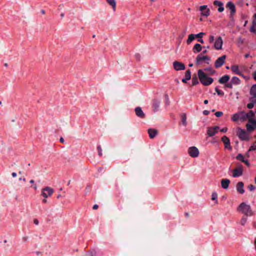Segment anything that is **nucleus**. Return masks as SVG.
Listing matches in <instances>:
<instances>
[{
	"label": "nucleus",
	"instance_id": "34",
	"mask_svg": "<svg viewBox=\"0 0 256 256\" xmlns=\"http://www.w3.org/2000/svg\"><path fill=\"white\" fill-rule=\"evenodd\" d=\"M236 158L238 160H240L242 162H244V156L241 154H238L236 156Z\"/></svg>",
	"mask_w": 256,
	"mask_h": 256
},
{
	"label": "nucleus",
	"instance_id": "58",
	"mask_svg": "<svg viewBox=\"0 0 256 256\" xmlns=\"http://www.w3.org/2000/svg\"><path fill=\"white\" fill-rule=\"evenodd\" d=\"M254 20L253 21V23L254 24L255 23V20H256V14H254Z\"/></svg>",
	"mask_w": 256,
	"mask_h": 256
},
{
	"label": "nucleus",
	"instance_id": "61",
	"mask_svg": "<svg viewBox=\"0 0 256 256\" xmlns=\"http://www.w3.org/2000/svg\"><path fill=\"white\" fill-rule=\"evenodd\" d=\"M249 56H250V54H246L244 55V57H245L246 58H248Z\"/></svg>",
	"mask_w": 256,
	"mask_h": 256
},
{
	"label": "nucleus",
	"instance_id": "29",
	"mask_svg": "<svg viewBox=\"0 0 256 256\" xmlns=\"http://www.w3.org/2000/svg\"><path fill=\"white\" fill-rule=\"evenodd\" d=\"M246 116L248 120L250 118H256V116L254 115V114L252 110H250L246 114Z\"/></svg>",
	"mask_w": 256,
	"mask_h": 256
},
{
	"label": "nucleus",
	"instance_id": "56",
	"mask_svg": "<svg viewBox=\"0 0 256 256\" xmlns=\"http://www.w3.org/2000/svg\"><path fill=\"white\" fill-rule=\"evenodd\" d=\"M60 141L62 143H64V139L62 138H60Z\"/></svg>",
	"mask_w": 256,
	"mask_h": 256
},
{
	"label": "nucleus",
	"instance_id": "11",
	"mask_svg": "<svg viewBox=\"0 0 256 256\" xmlns=\"http://www.w3.org/2000/svg\"><path fill=\"white\" fill-rule=\"evenodd\" d=\"M222 141L223 142L226 148H227L230 150H232V148L230 145V140L228 137L226 136H223L222 138Z\"/></svg>",
	"mask_w": 256,
	"mask_h": 256
},
{
	"label": "nucleus",
	"instance_id": "23",
	"mask_svg": "<svg viewBox=\"0 0 256 256\" xmlns=\"http://www.w3.org/2000/svg\"><path fill=\"white\" fill-rule=\"evenodd\" d=\"M230 78V77L228 75H224L218 80V82L221 84H224L228 82Z\"/></svg>",
	"mask_w": 256,
	"mask_h": 256
},
{
	"label": "nucleus",
	"instance_id": "21",
	"mask_svg": "<svg viewBox=\"0 0 256 256\" xmlns=\"http://www.w3.org/2000/svg\"><path fill=\"white\" fill-rule=\"evenodd\" d=\"M191 78V72L190 70H188L185 72V78L182 79V82L186 83L187 80Z\"/></svg>",
	"mask_w": 256,
	"mask_h": 256
},
{
	"label": "nucleus",
	"instance_id": "13",
	"mask_svg": "<svg viewBox=\"0 0 256 256\" xmlns=\"http://www.w3.org/2000/svg\"><path fill=\"white\" fill-rule=\"evenodd\" d=\"M222 40L220 36H218L214 44V48L216 50H220L222 48Z\"/></svg>",
	"mask_w": 256,
	"mask_h": 256
},
{
	"label": "nucleus",
	"instance_id": "49",
	"mask_svg": "<svg viewBox=\"0 0 256 256\" xmlns=\"http://www.w3.org/2000/svg\"><path fill=\"white\" fill-rule=\"evenodd\" d=\"M135 57L138 60H140V54H135Z\"/></svg>",
	"mask_w": 256,
	"mask_h": 256
},
{
	"label": "nucleus",
	"instance_id": "55",
	"mask_svg": "<svg viewBox=\"0 0 256 256\" xmlns=\"http://www.w3.org/2000/svg\"><path fill=\"white\" fill-rule=\"evenodd\" d=\"M12 176L13 178H15L17 174L16 172H14L12 174Z\"/></svg>",
	"mask_w": 256,
	"mask_h": 256
},
{
	"label": "nucleus",
	"instance_id": "53",
	"mask_svg": "<svg viewBox=\"0 0 256 256\" xmlns=\"http://www.w3.org/2000/svg\"><path fill=\"white\" fill-rule=\"evenodd\" d=\"M34 222L35 224L38 225V220L37 219H34Z\"/></svg>",
	"mask_w": 256,
	"mask_h": 256
},
{
	"label": "nucleus",
	"instance_id": "40",
	"mask_svg": "<svg viewBox=\"0 0 256 256\" xmlns=\"http://www.w3.org/2000/svg\"><path fill=\"white\" fill-rule=\"evenodd\" d=\"M218 198V194L216 192H212V200H216Z\"/></svg>",
	"mask_w": 256,
	"mask_h": 256
},
{
	"label": "nucleus",
	"instance_id": "64",
	"mask_svg": "<svg viewBox=\"0 0 256 256\" xmlns=\"http://www.w3.org/2000/svg\"><path fill=\"white\" fill-rule=\"evenodd\" d=\"M254 246H255V248H256V238L254 240Z\"/></svg>",
	"mask_w": 256,
	"mask_h": 256
},
{
	"label": "nucleus",
	"instance_id": "15",
	"mask_svg": "<svg viewBox=\"0 0 256 256\" xmlns=\"http://www.w3.org/2000/svg\"><path fill=\"white\" fill-rule=\"evenodd\" d=\"M200 10L202 12V15L206 16H208L210 15V10L207 8V6L204 5L200 7Z\"/></svg>",
	"mask_w": 256,
	"mask_h": 256
},
{
	"label": "nucleus",
	"instance_id": "18",
	"mask_svg": "<svg viewBox=\"0 0 256 256\" xmlns=\"http://www.w3.org/2000/svg\"><path fill=\"white\" fill-rule=\"evenodd\" d=\"M244 184L242 182H238L236 188L238 192L240 194H243L244 192Z\"/></svg>",
	"mask_w": 256,
	"mask_h": 256
},
{
	"label": "nucleus",
	"instance_id": "19",
	"mask_svg": "<svg viewBox=\"0 0 256 256\" xmlns=\"http://www.w3.org/2000/svg\"><path fill=\"white\" fill-rule=\"evenodd\" d=\"M232 71L235 74L240 75L242 74V70L238 65H232L231 66Z\"/></svg>",
	"mask_w": 256,
	"mask_h": 256
},
{
	"label": "nucleus",
	"instance_id": "47",
	"mask_svg": "<svg viewBox=\"0 0 256 256\" xmlns=\"http://www.w3.org/2000/svg\"><path fill=\"white\" fill-rule=\"evenodd\" d=\"M238 120V117L237 116V114H234L232 117V120L234 121H236Z\"/></svg>",
	"mask_w": 256,
	"mask_h": 256
},
{
	"label": "nucleus",
	"instance_id": "31",
	"mask_svg": "<svg viewBox=\"0 0 256 256\" xmlns=\"http://www.w3.org/2000/svg\"><path fill=\"white\" fill-rule=\"evenodd\" d=\"M204 70H205L206 72H208V74H210V75L214 74L215 73V72H216L212 68H204Z\"/></svg>",
	"mask_w": 256,
	"mask_h": 256
},
{
	"label": "nucleus",
	"instance_id": "3",
	"mask_svg": "<svg viewBox=\"0 0 256 256\" xmlns=\"http://www.w3.org/2000/svg\"><path fill=\"white\" fill-rule=\"evenodd\" d=\"M248 123L246 124V128L249 132H252L256 128V118L248 120Z\"/></svg>",
	"mask_w": 256,
	"mask_h": 256
},
{
	"label": "nucleus",
	"instance_id": "44",
	"mask_svg": "<svg viewBox=\"0 0 256 256\" xmlns=\"http://www.w3.org/2000/svg\"><path fill=\"white\" fill-rule=\"evenodd\" d=\"M222 114H223V113L222 112H217L215 113V116L216 117H220V116H222Z\"/></svg>",
	"mask_w": 256,
	"mask_h": 256
},
{
	"label": "nucleus",
	"instance_id": "43",
	"mask_svg": "<svg viewBox=\"0 0 256 256\" xmlns=\"http://www.w3.org/2000/svg\"><path fill=\"white\" fill-rule=\"evenodd\" d=\"M232 82H230V83H228V84H226L225 86L226 87V88H230V89L232 88Z\"/></svg>",
	"mask_w": 256,
	"mask_h": 256
},
{
	"label": "nucleus",
	"instance_id": "4",
	"mask_svg": "<svg viewBox=\"0 0 256 256\" xmlns=\"http://www.w3.org/2000/svg\"><path fill=\"white\" fill-rule=\"evenodd\" d=\"M226 6L227 9L230 10V18H232L236 12L235 5L232 2H228Z\"/></svg>",
	"mask_w": 256,
	"mask_h": 256
},
{
	"label": "nucleus",
	"instance_id": "20",
	"mask_svg": "<svg viewBox=\"0 0 256 256\" xmlns=\"http://www.w3.org/2000/svg\"><path fill=\"white\" fill-rule=\"evenodd\" d=\"M230 184V180L227 178H224L221 180L222 187L224 189H226L228 188Z\"/></svg>",
	"mask_w": 256,
	"mask_h": 256
},
{
	"label": "nucleus",
	"instance_id": "7",
	"mask_svg": "<svg viewBox=\"0 0 256 256\" xmlns=\"http://www.w3.org/2000/svg\"><path fill=\"white\" fill-rule=\"evenodd\" d=\"M243 168L242 165L238 166L232 170V176L234 178L238 177L242 174Z\"/></svg>",
	"mask_w": 256,
	"mask_h": 256
},
{
	"label": "nucleus",
	"instance_id": "46",
	"mask_svg": "<svg viewBox=\"0 0 256 256\" xmlns=\"http://www.w3.org/2000/svg\"><path fill=\"white\" fill-rule=\"evenodd\" d=\"M210 114V112L207 110H204L203 111V114L205 116H208Z\"/></svg>",
	"mask_w": 256,
	"mask_h": 256
},
{
	"label": "nucleus",
	"instance_id": "57",
	"mask_svg": "<svg viewBox=\"0 0 256 256\" xmlns=\"http://www.w3.org/2000/svg\"><path fill=\"white\" fill-rule=\"evenodd\" d=\"M207 52H208V50H207V49H206L205 50L202 51V54H206Z\"/></svg>",
	"mask_w": 256,
	"mask_h": 256
},
{
	"label": "nucleus",
	"instance_id": "27",
	"mask_svg": "<svg viewBox=\"0 0 256 256\" xmlns=\"http://www.w3.org/2000/svg\"><path fill=\"white\" fill-rule=\"evenodd\" d=\"M239 137L243 140L246 139V133L244 130H240L239 132Z\"/></svg>",
	"mask_w": 256,
	"mask_h": 256
},
{
	"label": "nucleus",
	"instance_id": "17",
	"mask_svg": "<svg viewBox=\"0 0 256 256\" xmlns=\"http://www.w3.org/2000/svg\"><path fill=\"white\" fill-rule=\"evenodd\" d=\"M214 5L218 6V12H222L224 10V4L218 0H216L214 2Z\"/></svg>",
	"mask_w": 256,
	"mask_h": 256
},
{
	"label": "nucleus",
	"instance_id": "32",
	"mask_svg": "<svg viewBox=\"0 0 256 256\" xmlns=\"http://www.w3.org/2000/svg\"><path fill=\"white\" fill-rule=\"evenodd\" d=\"M198 84V80L197 76L195 75V76H193V77L192 78V84L193 86H196Z\"/></svg>",
	"mask_w": 256,
	"mask_h": 256
},
{
	"label": "nucleus",
	"instance_id": "33",
	"mask_svg": "<svg viewBox=\"0 0 256 256\" xmlns=\"http://www.w3.org/2000/svg\"><path fill=\"white\" fill-rule=\"evenodd\" d=\"M107 2L115 10L116 4L114 0H106Z\"/></svg>",
	"mask_w": 256,
	"mask_h": 256
},
{
	"label": "nucleus",
	"instance_id": "59",
	"mask_svg": "<svg viewBox=\"0 0 256 256\" xmlns=\"http://www.w3.org/2000/svg\"><path fill=\"white\" fill-rule=\"evenodd\" d=\"M19 180H23L24 182H26V180L25 178H20Z\"/></svg>",
	"mask_w": 256,
	"mask_h": 256
},
{
	"label": "nucleus",
	"instance_id": "26",
	"mask_svg": "<svg viewBox=\"0 0 256 256\" xmlns=\"http://www.w3.org/2000/svg\"><path fill=\"white\" fill-rule=\"evenodd\" d=\"M180 116L182 124L184 126H186L187 124L186 114L185 113H182L180 114Z\"/></svg>",
	"mask_w": 256,
	"mask_h": 256
},
{
	"label": "nucleus",
	"instance_id": "42",
	"mask_svg": "<svg viewBox=\"0 0 256 256\" xmlns=\"http://www.w3.org/2000/svg\"><path fill=\"white\" fill-rule=\"evenodd\" d=\"M254 103H256V102H253L251 101V102H250L247 104L248 108L249 109L252 108L254 107Z\"/></svg>",
	"mask_w": 256,
	"mask_h": 256
},
{
	"label": "nucleus",
	"instance_id": "24",
	"mask_svg": "<svg viewBox=\"0 0 256 256\" xmlns=\"http://www.w3.org/2000/svg\"><path fill=\"white\" fill-rule=\"evenodd\" d=\"M160 105V100H154L152 101V108H154V112H157L158 110Z\"/></svg>",
	"mask_w": 256,
	"mask_h": 256
},
{
	"label": "nucleus",
	"instance_id": "35",
	"mask_svg": "<svg viewBox=\"0 0 256 256\" xmlns=\"http://www.w3.org/2000/svg\"><path fill=\"white\" fill-rule=\"evenodd\" d=\"M246 220H247L246 216H244L242 217V218L240 220V224L242 226H244V224L246 223Z\"/></svg>",
	"mask_w": 256,
	"mask_h": 256
},
{
	"label": "nucleus",
	"instance_id": "54",
	"mask_svg": "<svg viewBox=\"0 0 256 256\" xmlns=\"http://www.w3.org/2000/svg\"><path fill=\"white\" fill-rule=\"evenodd\" d=\"M198 42H200L202 44L204 43V40L202 38H198Z\"/></svg>",
	"mask_w": 256,
	"mask_h": 256
},
{
	"label": "nucleus",
	"instance_id": "63",
	"mask_svg": "<svg viewBox=\"0 0 256 256\" xmlns=\"http://www.w3.org/2000/svg\"><path fill=\"white\" fill-rule=\"evenodd\" d=\"M204 104H208V100H204Z\"/></svg>",
	"mask_w": 256,
	"mask_h": 256
},
{
	"label": "nucleus",
	"instance_id": "12",
	"mask_svg": "<svg viewBox=\"0 0 256 256\" xmlns=\"http://www.w3.org/2000/svg\"><path fill=\"white\" fill-rule=\"evenodd\" d=\"M210 58L207 56H202L201 54H199L196 58V64H201L204 60H210Z\"/></svg>",
	"mask_w": 256,
	"mask_h": 256
},
{
	"label": "nucleus",
	"instance_id": "36",
	"mask_svg": "<svg viewBox=\"0 0 256 256\" xmlns=\"http://www.w3.org/2000/svg\"><path fill=\"white\" fill-rule=\"evenodd\" d=\"M215 90L218 95L220 96H223L224 95V92L222 90H219L218 88H215Z\"/></svg>",
	"mask_w": 256,
	"mask_h": 256
},
{
	"label": "nucleus",
	"instance_id": "45",
	"mask_svg": "<svg viewBox=\"0 0 256 256\" xmlns=\"http://www.w3.org/2000/svg\"><path fill=\"white\" fill-rule=\"evenodd\" d=\"M214 40V36H210L209 38V42L210 43H212Z\"/></svg>",
	"mask_w": 256,
	"mask_h": 256
},
{
	"label": "nucleus",
	"instance_id": "5",
	"mask_svg": "<svg viewBox=\"0 0 256 256\" xmlns=\"http://www.w3.org/2000/svg\"><path fill=\"white\" fill-rule=\"evenodd\" d=\"M54 193V190L49 186H46L44 188L42 191V195L44 198H47L51 196Z\"/></svg>",
	"mask_w": 256,
	"mask_h": 256
},
{
	"label": "nucleus",
	"instance_id": "37",
	"mask_svg": "<svg viewBox=\"0 0 256 256\" xmlns=\"http://www.w3.org/2000/svg\"><path fill=\"white\" fill-rule=\"evenodd\" d=\"M205 34V33L204 32H200L198 34H194L195 37L197 38H202V37Z\"/></svg>",
	"mask_w": 256,
	"mask_h": 256
},
{
	"label": "nucleus",
	"instance_id": "16",
	"mask_svg": "<svg viewBox=\"0 0 256 256\" xmlns=\"http://www.w3.org/2000/svg\"><path fill=\"white\" fill-rule=\"evenodd\" d=\"M134 111L137 116L141 118H145L146 115L142 110L140 107L138 106L136 108Z\"/></svg>",
	"mask_w": 256,
	"mask_h": 256
},
{
	"label": "nucleus",
	"instance_id": "60",
	"mask_svg": "<svg viewBox=\"0 0 256 256\" xmlns=\"http://www.w3.org/2000/svg\"><path fill=\"white\" fill-rule=\"evenodd\" d=\"M42 202H43L44 203H46V202H47L46 198H44L42 200Z\"/></svg>",
	"mask_w": 256,
	"mask_h": 256
},
{
	"label": "nucleus",
	"instance_id": "41",
	"mask_svg": "<svg viewBox=\"0 0 256 256\" xmlns=\"http://www.w3.org/2000/svg\"><path fill=\"white\" fill-rule=\"evenodd\" d=\"M248 190L252 192L256 189V187H255V186H254L252 184H250V185L248 186Z\"/></svg>",
	"mask_w": 256,
	"mask_h": 256
},
{
	"label": "nucleus",
	"instance_id": "14",
	"mask_svg": "<svg viewBox=\"0 0 256 256\" xmlns=\"http://www.w3.org/2000/svg\"><path fill=\"white\" fill-rule=\"evenodd\" d=\"M250 94L252 96L250 98V101L256 102V84L252 86L250 90Z\"/></svg>",
	"mask_w": 256,
	"mask_h": 256
},
{
	"label": "nucleus",
	"instance_id": "9",
	"mask_svg": "<svg viewBox=\"0 0 256 256\" xmlns=\"http://www.w3.org/2000/svg\"><path fill=\"white\" fill-rule=\"evenodd\" d=\"M220 128L218 126L214 127H208L207 134L209 136H212L218 132Z\"/></svg>",
	"mask_w": 256,
	"mask_h": 256
},
{
	"label": "nucleus",
	"instance_id": "25",
	"mask_svg": "<svg viewBox=\"0 0 256 256\" xmlns=\"http://www.w3.org/2000/svg\"><path fill=\"white\" fill-rule=\"evenodd\" d=\"M202 47L200 44H196L192 48V52L196 54L202 50Z\"/></svg>",
	"mask_w": 256,
	"mask_h": 256
},
{
	"label": "nucleus",
	"instance_id": "1",
	"mask_svg": "<svg viewBox=\"0 0 256 256\" xmlns=\"http://www.w3.org/2000/svg\"><path fill=\"white\" fill-rule=\"evenodd\" d=\"M198 76L200 82L204 86H209L212 84L214 81L213 78L210 77H208V74L204 72L202 70H198Z\"/></svg>",
	"mask_w": 256,
	"mask_h": 256
},
{
	"label": "nucleus",
	"instance_id": "22",
	"mask_svg": "<svg viewBox=\"0 0 256 256\" xmlns=\"http://www.w3.org/2000/svg\"><path fill=\"white\" fill-rule=\"evenodd\" d=\"M148 133L150 138H153L157 134L158 131L155 129L150 128L148 130Z\"/></svg>",
	"mask_w": 256,
	"mask_h": 256
},
{
	"label": "nucleus",
	"instance_id": "28",
	"mask_svg": "<svg viewBox=\"0 0 256 256\" xmlns=\"http://www.w3.org/2000/svg\"><path fill=\"white\" fill-rule=\"evenodd\" d=\"M230 82H232V84H236V85H238V84H240V83L241 82V81L239 79V78H238L236 76H233Z\"/></svg>",
	"mask_w": 256,
	"mask_h": 256
},
{
	"label": "nucleus",
	"instance_id": "51",
	"mask_svg": "<svg viewBox=\"0 0 256 256\" xmlns=\"http://www.w3.org/2000/svg\"><path fill=\"white\" fill-rule=\"evenodd\" d=\"M252 76L254 79L256 81V71L254 72V73L252 74Z\"/></svg>",
	"mask_w": 256,
	"mask_h": 256
},
{
	"label": "nucleus",
	"instance_id": "38",
	"mask_svg": "<svg viewBox=\"0 0 256 256\" xmlns=\"http://www.w3.org/2000/svg\"><path fill=\"white\" fill-rule=\"evenodd\" d=\"M97 150L98 151V154L99 156H102V148L100 146H98L97 147Z\"/></svg>",
	"mask_w": 256,
	"mask_h": 256
},
{
	"label": "nucleus",
	"instance_id": "10",
	"mask_svg": "<svg viewBox=\"0 0 256 256\" xmlns=\"http://www.w3.org/2000/svg\"><path fill=\"white\" fill-rule=\"evenodd\" d=\"M173 66L174 69L177 71L184 70L186 68L185 66L183 63L178 61H174L173 62Z\"/></svg>",
	"mask_w": 256,
	"mask_h": 256
},
{
	"label": "nucleus",
	"instance_id": "62",
	"mask_svg": "<svg viewBox=\"0 0 256 256\" xmlns=\"http://www.w3.org/2000/svg\"><path fill=\"white\" fill-rule=\"evenodd\" d=\"M239 76H242V78H244L245 79H246V77L245 76H244V74H240Z\"/></svg>",
	"mask_w": 256,
	"mask_h": 256
},
{
	"label": "nucleus",
	"instance_id": "48",
	"mask_svg": "<svg viewBox=\"0 0 256 256\" xmlns=\"http://www.w3.org/2000/svg\"><path fill=\"white\" fill-rule=\"evenodd\" d=\"M242 162L244 163L248 166H250V162H249L248 161V160H244V162Z\"/></svg>",
	"mask_w": 256,
	"mask_h": 256
},
{
	"label": "nucleus",
	"instance_id": "52",
	"mask_svg": "<svg viewBox=\"0 0 256 256\" xmlns=\"http://www.w3.org/2000/svg\"><path fill=\"white\" fill-rule=\"evenodd\" d=\"M98 205H97V204H94V205L93 206L92 208H93V210H96L98 209Z\"/></svg>",
	"mask_w": 256,
	"mask_h": 256
},
{
	"label": "nucleus",
	"instance_id": "50",
	"mask_svg": "<svg viewBox=\"0 0 256 256\" xmlns=\"http://www.w3.org/2000/svg\"><path fill=\"white\" fill-rule=\"evenodd\" d=\"M228 129L226 128H222L220 131L222 132H226L227 131Z\"/></svg>",
	"mask_w": 256,
	"mask_h": 256
},
{
	"label": "nucleus",
	"instance_id": "39",
	"mask_svg": "<svg viewBox=\"0 0 256 256\" xmlns=\"http://www.w3.org/2000/svg\"><path fill=\"white\" fill-rule=\"evenodd\" d=\"M256 150V142L253 144V145L250 146V147L249 148L248 151H252V150Z\"/></svg>",
	"mask_w": 256,
	"mask_h": 256
},
{
	"label": "nucleus",
	"instance_id": "30",
	"mask_svg": "<svg viewBox=\"0 0 256 256\" xmlns=\"http://www.w3.org/2000/svg\"><path fill=\"white\" fill-rule=\"evenodd\" d=\"M196 38L194 34H190L188 36V38L186 40L188 44L191 43Z\"/></svg>",
	"mask_w": 256,
	"mask_h": 256
},
{
	"label": "nucleus",
	"instance_id": "6",
	"mask_svg": "<svg viewBox=\"0 0 256 256\" xmlns=\"http://www.w3.org/2000/svg\"><path fill=\"white\" fill-rule=\"evenodd\" d=\"M188 152L192 158H196L199 155V150L196 146L189 148Z\"/></svg>",
	"mask_w": 256,
	"mask_h": 256
},
{
	"label": "nucleus",
	"instance_id": "8",
	"mask_svg": "<svg viewBox=\"0 0 256 256\" xmlns=\"http://www.w3.org/2000/svg\"><path fill=\"white\" fill-rule=\"evenodd\" d=\"M226 58V56L223 55L222 56L218 58L215 62L214 66L216 68H219L221 67L224 63L225 60Z\"/></svg>",
	"mask_w": 256,
	"mask_h": 256
},
{
	"label": "nucleus",
	"instance_id": "2",
	"mask_svg": "<svg viewBox=\"0 0 256 256\" xmlns=\"http://www.w3.org/2000/svg\"><path fill=\"white\" fill-rule=\"evenodd\" d=\"M238 210L239 212H241L245 216H251L252 214L250 206L244 202L240 204Z\"/></svg>",
	"mask_w": 256,
	"mask_h": 256
}]
</instances>
